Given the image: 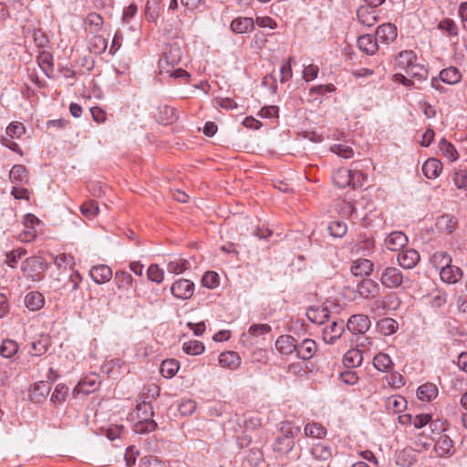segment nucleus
Masks as SVG:
<instances>
[{"label":"nucleus","mask_w":467,"mask_h":467,"mask_svg":"<svg viewBox=\"0 0 467 467\" xmlns=\"http://www.w3.org/2000/svg\"><path fill=\"white\" fill-rule=\"evenodd\" d=\"M219 364L229 369H235L241 364L239 355L234 351H224L219 356Z\"/></svg>","instance_id":"nucleus-22"},{"label":"nucleus","mask_w":467,"mask_h":467,"mask_svg":"<svg viewBox=\"0 0 467 467\" xmlns=\"http://www.w3.org/2000/svg\"><path fill=\"white\" fill-rule=\"evenodd\" d=\"M230 28L235 34L251 32L254 28V21L252 17H236L232 21Z\"/></svg>","instance_id":"nucleus-17"},{"label":"nucleus","mask_w":467,"mask_h":467,"mask_svg":"<svg viewBox=\"0 0 467 467\" xmlns=\"http://www.w3.org/2000/svg\"><path fill=\"white\" fill-rule=\"evenodd\" d=\"M357 44L359 49L367 55H374L379 48L377 38L369 34L360 36L357 40Z\"/></svg>","instance_id":"nucleus-19"},{"label":"nucleus","mask_w":467,"mask_h":467,"mask_svg":"<svg viewBox=\"0 0 467 467\" xmlns=\"http://www.w3.org/2000/svg\"><path fill=\"white\" fill-rule=\"evenodd\" d=\"M378 328L379 332L385 336L394 334L398 329V323L390 317H384L378 322Z\"/></svg>","instance_id":"nucleus-37"},{"label":"nucleus","mask_w":467,"mask_h":467,"mask_svg":"<svg viewBox=\"0 0 467 467\" xmlns=\"http://www.w3.org/2000/svg\"><path fill=\"white\" fill-rule=\"evenodd\" d=\"M327 230L333 237L341 238L348 231L346 223L341 221H333L329 223Z\"/></svg>","instance_id":"nucleus-48"},{"label":"nucleus","mask_w":467,"mask_h":467,"mask_svg":"<svg viewBox=\"0 0 467 467\" xmlns=\"http://www.w3.org/2000/svg\"><path fill=\"white\" fill-rule=\"evenodd\" d=\"M26 131V128L21 122H12L6 128V135L10 137V139L20 138Z\"/></svg>","instance_id":"nucleus-52"},{"label":"nucleus","mask_w":467,"mask_h":467,"mask_svg":"<svg viewBox=\"0 0 467 467\" xmlns=\"http://www.w3.org/2000/svg\"><path fill=\"white\" fill-rule=\"evenodd\" d=\"M332 152L337 154L339 157L349 159L353 156V149L348 145L335 144L331 147Z\"/></svg>","instance_id":"nucleus-58"},{"label":"nucleus","mask_w":467,"mask_h":467,"mask_svg":"<svg viewBox=\"0 0 467 467\" xmlns=\"http://www.w3.org/2000/svg\"><path fill=\"white\" fill-rule=\"evenodd\" d=\"M275 348L282 355L296 354V339L290 335H282L277 337Z\"/></svg>","instance_id":"nucleus-13"},{"label":"nucleus","mask_w":467,"mask_h":467,"mask_svg":"<svg viewBox=\"0 0 467 467\" xmlns=\"http://www.w3.org/2000/svg\"><path fill=\"white\" fill-rule=\"evenodd\" d=\"M307 318L316 324H324L329 318V311L327 307L311 306L306 310Z\"/></svg>","instance_id":"nucleus-23"},{"label":"nucleus","mask_w":467,"mask_h":467,"mask_svg":"<svg viewBox=\"0 0 467 467\" xmlns=\"http://www.w3.org/2000/svg\"><path fill=\"white\" fill-rule=\"evenodd\" d=\"M442 171V164L434 158L428 159L422 165V172L428 179L437 178Z\"/></svg>","instance_id":"nucleus-21"},{"label":"nucleus","mask_w":467,"mask_h":467,"mask_svg":"<svg viewBox=\"0 0 467 467\" xmlns=\"http://www.w3.org/2000/svg\"><path fill=\"white\" fill-rule=\"evenodd\" d=\"M440 150L450 161H454L458 159V152L456 149L445 139H442L440 141Z\"/></svg>","instance_id":"nucleus-45"},{"label":"nucleus","mask_w":467,"mask_h":467,"mask_svg":"<svg viewBox=\"0 0 467 467\" xmlns=\"http://www.w3.org/2000/svg\"><path fill=\"white\" fill-rule=\"evenodd\" d=\"M182 59V50L176 44L171 45L159 61L161 74L170 72V67H174Z\"/></svg>","instance_id":"nucleus-4"},{"label":"nucleus","mask_w":467,"mask_h":467,"mask_svg":"<svg viewBox=\"0 0 467 467\" xmlns=\"http://www.w3.org/2000/svg\"><path fill=\"white\" fill-rule=\"evenodd\" d=\"M50 390L51 386L49 383L45 381H39L34 385L30 393V400L34 403H41L48 396Z\"/></svg>","instance_id":"nucleus-18"},{"label":"nucleus","mask_w":467,"mask_h":467,"mask_svg":"<svg viewBox=\"0 0 467 467\" xmlns=\"http://www.w3.org/2000/svg\"><path fill=\"white\" fill-rule=\"evenodd\" d=\"M380 282L388 288H396L399 286L408 288L411 285L410 279L404 277L400 270L393 266L387 267L382 271Z\"/></svg>","instance_id":"nucleus-1"},{"label":"nucleus","mask_w":467,"mask_h":467,"mask_svg":"<svg viewBox=\"0 0 467 467\" xmlns=\"http://www.w3.org/2000/svg\"><path fill=\"white\" fill-rule=\"evenodd\" d=\"M317 344L311 338H305L300 343L296 341V358L303 360H309L317 352Z\"/></svg>","instance_id":"nucleus-7"},{"label":"nucleus","mask_w":467,"mask_h":467,"mask_svg":"<svg viewBox=\"0 0 467 467\" xmlns=\"http://www.w3.org/2000/svg\"><path fill=\"white\" fill-rule=\"evenodd\" d=\"M141 467H163L164 463L155 456L143 457L140 459Z\"/></svg>","instance_id":"nucleus-64"},{"label":"nucleus","mask_w":467,"mask_h":467,"mask_svg":"<svg viewBox=\"0 0 467 467\" xmlns=\"http://www.w3.org/2000/svg\"><path fill=\"white\" fill-rule=\"evenodd\" d=\"M334 183L339 188L350 186L351 183V170L339 169L333 174Z\"/></svg>","instance_id":"nucleus-34"},{"label":"nucleus","mask_w":467,"mask_h":467,"mask_svg":"<svg viewBox=\"0 0 467 467\" xmlns=\"http://www.w3.org/2000/svg\"><path fill=\"white\" fill-rule=\"evenodd\" d=\"M357 16L360 24L370 27L377 22L376 8L368 5H362L358 9Z\"/></svg>","instance_id":"nucleus-15"},{"label":"nucleus","mask_w":467,"mask_h":467,"mask_svg":"<svg viewBox=\"0 0 467 467\" xmlns=\"http://www.w3.org/2000/svg\"><path fill=\"white\" fill-rule=\"evenodd\" d=\"M306 436L321 439L327 434L326 428L317 422L308 423L305 426Z\"/></svg>","instance_id":"nucleus-43"},{"label":"nucleus","mask_w":467,"mask_h":467,"mask_svg":"<svg viewBox=\"0 0 467 467\" xmlns=\"http://www.w3.org/2000/svg\"><path fill=\"white\" fill-rule=\"evenodd\" d=\"M376 38L381 42L388 43L393 41L397 37V28L392 24H383L378 26L376 31Z\"/></svg>","instance_id":"nucleus-20"},{"label":"nucleus","mask_w":467,"mask_h":467,"mask_svg":"<svg viewBox=\"0 0 467 467\" xmlns=\"http://www.w3.org/2000/svg\"><path fill=\"white\" fill-rule=\"evenodd\" d=\"M89 275L96 284H104L111 279L112 270L106 265H99L89 270Z\"/></svg>","instance_id":"nucleus-14"},{"label":"nucleus","mask_w":467,"mask_h":467,"mask_svg":"<svg viewBox=\"0 0 467 467\" xmlns=\"http://www.w3.org/2000/svg\"><path fill=\"white\" fill-rule=\"evenodd\" d=\"M272 327L268 324H254L248 329V334L253 337H261L270 333Z\"/></svg>","instance_id":"nucleus-54"},{"label":"nucleus","mask_w":467,"mask_h":467,"mask_svg":"<svg viewBox=\"0 0 467 467\" xmlns=\"http://www.w3.org/2000/svg\"><path fill=\"white\" fill-rule=\"evenodd\" d=\"M202 284L204 287H207L209 289H213L217 287L220 284L218 274L213 271L206 272L202 275Z\"/></svg>","instance_id":"nucleus-50"},{"label":"nucleus","mask_w":467,"mask_h":467,"mask_svg":"<svg viewBox=\"0 0 467 467\" xmlns=\"http://www.w3.org/2000/svg\"><path fill=\"white\" fill-rule=\"evenodd\" d=\"M370 327V320L368 316L357 314L349 317L347 328L352 334H365Z\"/></svg>","instance_id":"nucleus-6"},{"label":"nucleus","mask_w":467,"mask_h":467,"mask_svg":"<svg viewBox=\"0 0 467 467\" xmlns=\"http://www.w3.org/2000/svg\"><path fill=\"white\" fill-rule=\"evenodd\" d=\"M366 175L358 170H351V183L350 185L356 189L363 186Z\"/></svg>","instance_id":"nucleus-61"},{"label":"nucleus","mask_w":467,"mask_h":467,"mask_svg":"<svg viewBox=\"0 0 467 467\" xmlns=\"http://www.w3.org/2000/svg\"><path fill=\"white\" fill-rule=\"evenodd\" d=\"M438 395V389L432 383H426L420 386L417 389V397L423 401H431Z\"/></svg>","instance_id":"nucleus-28"},{"label":"nucleus","mask_w":467,"mask_h":467,"mask_svg":"<svg viewBox=\"0 0 467 467\" xmlns=\"http://www.w3.org/2000/svg\"><path fill=\"white\" fill-rule=\"evenodd\" d=\"M350 271L355 276H368L373 271V263L365 258L358 259L352 263Z\"/></svg>","instance_id":"nucleus-16"},{"label":"nucleus","mask_w":467,"mask_h":467,"mask_svg":"<svg viewBox=\"0 0 467 467\" xmlns=\"http://www.w3.org/2000/svg\"><path fill=\"white\" fill-rule=\"evenodd\" d=\"M98 386V377L94 375L81 379L78 382V386L76 387V390H78V392L88 394L96 390Z\"/></svg>","instance_id":"nucleus-32"},{"label":"nucleus","mask_w":467,"mask_h":467,"mask_svg":"<svg viewBox=\"0 0 467 467\" xmlns=\"http://www.w3.org/2000/svg\"><path fill=\"white\" fill-rule=\"evenodd\" d=\"M191 264L186 259H176L170 261L167 265V271L171 274L179 275L190 269Z\"/></svg>","instance_id":"nucleus-40"},{"label":"nucleus","mask_w":467,"mask_h":467,"mask_svg":"<svg viewBox=\"0 0 467 467\" xmlns=\"http://www.w3.org/2000/svg\"><path fill=\"white\" fill-rule=\"evenodd\" d=\"M462 270L460 267L453 265L452 264L446 267H441L440 271L441 280L450 285L459 282L462 278Z\"/></svg>","instance_id":"nucleus-11"},{"label":"nucleus","mask_w":467,"mask_h":467,"mask_svg":"<svg viewBox=\"0 0 467 467\" xmlns=\"http://www.w3.org/2000/svg\"><path fill=\"white\" fill-rule=\"evenodd\" d=\"M195 410L196 402L192 400H182L178 406V410L182 416H190Z\"/></svg>","instance_id":"nucleus-56"},{"label":"nucleus","mask_w":467,"mask_h":467,"mask_svg":"<svg viewBox=\"0 0 467 467\" xmlns=\"http://www.w3.org/2000/svg\"><path fill=\"white\" fill-rule=\"evenodd\" d=\"M26 254V250L24 248H18L16 250H13L9 253H6V264L10 267L14 268L16 266V264L17 263V260Z\"/></svg>","instance_id":"nucleus-59"},{"label":"nucleus","mask_w":467,"mask_h":467,"mask_svg":"<svg viewBox=\"0 0 467 467\" xmlns=\"http://www.w3.org/2000/svg\"><path fill=\"white\" fill-rule=\"evenodd\" d=\"M138 455L139 451L133 446L127 448L124 456L127 467H132L135 464Z\"/></svg>","instance_id":"nucleus-63"},{"label":"nucleus","mask_w":467,"mask_h":467,"mask_svg":"<svg viewBox=\"0 0 467 467\" xmlns=\"http://www.w3.org/2000/svg\"><path fill=\"white\" fill-rule=\"evenodd\" d=\"M18 351V344L13 339L3 340L0 346V355L5 358H11Z\"/></svg>","instance_id":"nucleus-39"},{"label":"nucleus","mask_w":467,"mask_h":467,"mask_svg":"<svg viewBox=\"0 0 467 467\" xmlns=\"http://www.w3.org/2000/svg\"><path fill=\"white\" fill-rule=\"evenodd\" d=\"M136 413L139 420L152 419L154 410L150 400L142 399L136 406Z\"/></svg>","instance_id":"nucleus-30"},{"label":"nucleus","mask_w":467,"mask_h":467,"mask_svg":"<svg viewBox=\"0 0 467 467\" xmlns=\"http://www.w3.org/2000/svg\"><path fill=\"white\" fill-rule=\"evenodd\" d=\"M194 292V284L189 279H179L171 286V293L176 298L190 299Z\"/></svg>","instance_id":"nucleus-5"},{"label":"nucleus","mask_w":467,"mask_h":467,"mask_svg":"<svg viewBox=\"0 0 467 467\" xmlns=\"http://www.w3.org/2000/svg\"><path fill=\"white\" fill-rule=\"evenodd\" d=\"M68 393V387L65 384H57L55 388L54 392L51 395L50 401L52 403L62 402L65 400Z\"/></svg>","instance_id":"nucleus-53"},{"label":"nucleus","mask_w":467,"mask_h":467,"mask_svg":"<svg viewBox=\"0 0 467 467\" xmlns=\"http://www.w3.org/2000/svg\"><path fill=\"white\" fill-rule=\"evenodd\" d=\"M439 78L443 83L454 85L461 81L462 74L457 67H449L440 72Z\"/></svg>","instance_id":"nucleus-25"},{"label":"nucleus","mask_w":467,"mask_h":467,"mask_svg":"<svg viewBox=\"0 0 467 467\" xmlns=\"http://www.w3.org/2000/svg\"><path fill=\"white\" fill-rule=\"evenodd\" d=\"M114 282L119 290L125 292L129 296L131 291H134V279L132 275L126 271H118L114 276Z\"/></svg>","instance_id":"nucleus-12"},{"label":"nucleus","mask_w":467,"mask_h":467,"mask_svg":"<svg viewBox=\"0 0 467 467\" xmlns=\"http://www.w3.org/2000/svg\"><path fill=\"white\" fill-rule=\"evenodd\" d=\"M158 427V424L152 419L149 420H139L133 426V431L136 433L147 434L154 431Z\"/></svg>","instance_id":"nucleus-38"},{"label":"nucleus","mask_w":467,"mask_h":467,"mask_svg":"<svg viewBox=\"0 0 467 467\" xmlns=\"http://www.w3.org/2000/svg\"><path fill=\"white\" fill-rule=\"evenodd\" d=\"M407 405L405 398L401 396H391L387 400L386 407L394 413L401 412Z\"/></svg>","instance_id":"nucleus-42"},{"label":"nucleus","mask_w":467,"mask_h":467,"mask_svg":"<svg viewBox=\"0 0 467 467\" xmlns=\"http://www.w3.org/2000/svg\"><path fill=\"white\" fill-rule=\"evenodd\" d=\"M453 182L458 189H467V171L458 170L453 173Z\"/></svg>","instance_id":"nucleus-60"},{"label":"nucleus","mask_w":467,"mask_h":467,"mask_svg":"<svg viewBox=\"0 0 467 467\" xmlns=\"http://www.w3.org/2000/svg\"><path fill=\"white\" fill-rule=\"evenodd\" d=\"M280 431V437L294 440V438L300 432V428L293 426L290 422H284Z\"/></svg>","instance_id":"nucleus-57"},{"label":"nucleus","mask_w":467,"mask_h":467,"mask_svg":"<svg viewBox=\"0 0 467 467\" xmlns=\"http://www.w3.org/2000/svg\"><path fill=\"white\" fill-rule=\"evenodd\" d=\"M45 298L43 295L37 291L29 292L25 296V306L32 311L39 310L44 306Z\"/></svg>","instance_id":"nucleus-24"},{"label":"nucleus","mask_w":467,"mask_h":467,"mask_svg":"<svg viewBox=\"0 0 467 467\" xmlns=\"http://www.w3.org/2000/svg\"><path fill=\"white\" fill-rule=\"evenodd\" d=\"M408 244V237L400 231H394L385 238V245L389 250L398 251Z\"/></svg>","instance_id":"nucleus-10"},{"label":"nucleus","mask_w":467,"mask_h":467,"mask_svg":"<svg viewBox=\"0 0 467 467\" xmlns=\"http://www.w3.org/2000/svg\"><path fill=\"white\" fill-rule=\"evenodd\" d=\"M437 28L448 37H457L459 36V28L456 23L451 18L441 19L439 22Z\"/></svg>","instance_id":"nucleus-29"},{"label":"nucleus","mask_w":467,"mask_h":467,"mask_svg":"<svg viewBox=\"0 0 467 467\" xmlns=\"http://www.w3.org/2000/svg\"><path fill=\"white\" fill-rule=\"evenodd\" d=\"M147 276L150 281L161 284L164 278V272L158 265L152 264L147 270Z\"/></svg>","instance_id":"nucleus-51"},{"label":"nucleus","mask_w":467,"mask_h":467,"mask_svg":"<svg viewBox=\"0 0 467 467\" xmlns=\"http://www.w3.org/2000/svg\"><path fill=\"white\" fill-rule=\"evenodd\" d=\"M363 355L358 348H351L343 357V364L347 368H357L361 365Z\"/></svg>","instance_id":"nucleus-26"},{"label":"nucleus","mask_w":467,"mask_h":467,"mask_svg":"<svg viewBox=\"0 0 467 467\" xmlns=\"http://www.w3.org/2000/svg\"><path fill=\"white\" fill-rule=\"evenodd\" d=\"M431 261L434 266L441 271V267H446L451 264V257L446 252H436Z\"/></svg>","instance_id":"nucleus-49"},{"label":"nucleus","mask_w":467,"mask_h":467,"mask_svg":"<svg viewBox=\"0 0 467 467\" xmlns=\"http://www.w3.org/2000/svg\"><path fill=\"white\" fill-rule=\"evenodd\" d=\"M346 289L351 290L353 293H357L363 298L374 297L379 291V285L378 283L370 278H363L357 283L356 285H346Z\"/></svg>","instance_id":"nucleus-3"},{"label":"nucleus","mask_w":467,"mask_h":467,"mask_svg":"<svg viewBox=\"0 0 467 467\" xmlns=\"http://www.w3.org/2000/svg\"><path fill=\"white\" fill-rule=\"evenodd\" d=\"M374 367L381 372L391 369L394 366L390 357L385 353H379L373 358Z\"/></svg>","instance_id":"nucleus-33"},{"label":"nucleus","mask_w":467,"mask_h":467,"mask_svg":"<svg viewBox=\"0 0 467 467\" xmlns=\"http://www.w3.org/2000/svg\"><path fill=\"white\" fill-rule=\"evenodd\" d=\"M179 362L175 359H166L161 362L160 372L167 379L172 378L179 370Z\"/></svg>","instance_id":"nucleus-36"},{"label":"nucleus","mask_w":467,"mask_h":467,"mask_svg":"<svg viewBox=\"0 0 467 467\" xmlns=\"http://www.w3.org/2000/svg\"><path fill=\"white\" fill-rule=\"evenodd\" d=\"M339 379L345 384L354 385L358 382V377L356 372L346 370L340 373Z\"/></svg>","instance_id":"nucleus-62"},{"label":"nucleus","mask_w":467,"mask_h":467,"mask_svg":"<svg viewBox=\"0 0 467 467\" xmlns=\"http://www.w3.org/2000/svg\"><path fill=\"white\" fill-rule=\"evenodd\" d=\"M417 60V56L412 50L401 51L398 57L397 63L400 67L406 70Z\"/></svg>","instance_id":"nucleus-41"},{"label":"nucleus","mask_w":467,"mask_h":467,"mask_svg":"<svg viewBox=\"0 0 467 467\" xmlns=\"http://www.w3.org/2000/svg\"><path fill=\"white\" fill-rule=\"evenodd\" d=\"M294 446V440L278 436L275 440L274 450L279 452L287 453L293 450Z\"/></svg>","instance_id":"nucleus-47"},{"label":"nucleus","mask_w":467,"mask_h":467,"mask_svg":"<svg viewBox=\"0 0 467 467\" xmlns=\"http://www.w3.org/2000/svg\"><path fill=\"white\" fill-rule=\"evenodd\" d=\"M311 454L318 461H327L332 455V449L323 442H318L312 447Z\"/></svg>","instance_id":"nucleus-31"},{"label":"nucleus","mask_w":467,"mask_h":467,"mask_svg":"<svg viewBox=\"0 0 467 467\" xmlns=\"http://www.w3.org/2000/svg\"><path fill=\"white\" fill-rule=\"evenodd\" d=\"M453 448L452 440L447 435H441L436 444L435 450L441 456L451 454Z\"/></svg>","instance_id":"nucleus-35"},{"label":"nucleus","mask_w":467,"mask_h":467,"mask_svg":"<svg viewBox=\"0 0 467 467\" xmlns=\"http://www.w3.org/2000/svg\"><path fill=\"white\" fill-rule=\"evenodd\" d=\"M21 270L26 277L38 282L42 279L41 274L45 270V264L40 258L28 257L22 263Z\"/></svg>","instance_id":"nucleus-2"},{"label":"nucleus","mask_w":467,"mask_h":467,"mask_svg":"<svg viewBox=\"0 0 467 467\" xmlns=\"http://www.w3.org/2000/svg\"><path fill=\"white\" fill-rule=\"evenodd\" d=\"M406 73L411 77L415 78L419 80H424L428 77V69L421 64L413 63L406 71Z\"/></svg>","instance_id":"nucleus-44"},{"label":"nucleus","mask_w":467,"mask_h":467,"mask_svg":"<svg viewBox=\"0 0 467 467\" xmlns=\"http://www.w3.org/2000/svg\"><path fill=\"white\" fill-rule=\"evenodd\" d=\"M204 345L199 340H190L183 344V351L192 356H197L204 351Z\"/></svg>","instance_id":"nucleus-46"},{"label":"nucleus","mask_w":467,"mask_h":467,"mask_svg":"<svg viewBox=\"0 0 467 467\" xmlns=\"http://www.w3.org/2000/svg\"><path fill=\"white\" fill-rule=\"evenodd\" d=\"M9 178L13 183H27L28 173L26 166L22 164L14 165L9 172Z\"/></svg>","instance_id":"nucleus-27"},{"label":"nucleus","mask_w":467,"mask_h":467,"mask_svg":"<svg viewBox=\"0 0 467 467\" xmlns=\"http://www.w3.org/2000/svg\"><path fill=\"white\" fill-rule=\"evenodd\" d=\"M397 260L402 268L412 269L420 261V254L415 249H404L398 254Z\"/></svg>","instance_id":"nucleus-8"},{"label":"nucleus","mask_w":467,"mask_h":467,"mask_svg":"<svg viewBox=\"0 0 467 467\" xmlns=\"http://www.w3.org/2000/svg\"><path fill=\"white\" fill-rule=\"evenodd\" d=\"M81 213L84 216L91 219L99 213V206L97 202L89 201L83 203L80 207Z\"/></svg>","instance_id":"nucleus-55"},{"label":"nucleus","mask_w":467,"mask_h":467,"mask_svg":"<svg viewBox=\"0 0 467 467\" xmlns=\"http://www.w3.org/2000/svg\"><path fill=\"white\" fill-rule=\"evenodd\" d=\"M344 331V321H332L323 329V339L327 344H334Z\"/></svg>","instance_id":"nucleus-9"}]
</instances>
